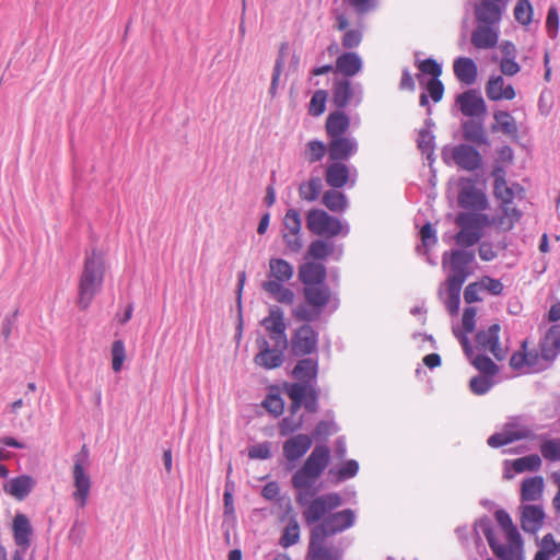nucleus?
<instances>
[{"mask_svg":"<svg viewBox=\"0 0 560 560\" xmlns=\"http://www.w3.org/2000/svg\"><path fill=\"white\" fill-rule=\"evenodd\" d=\"M312 495L310 492H299L295 497L296 503L303 508L305 524L313 526L310 534L327 540L355 524L357 515L352 509L334 512L343 503L340 494L329 492L311 499Z\"/></svg>","mask_w":560,"mask_h":560,"instance_id":"1","label":"nucleus"},{"mask_svg":"<svg viewBox=\"0 0 560 560\" xmlns=\"http://www.w3.org/2000/svg\"><path fill=\"white\" fill-rule=\"evenodd\" d=\"M106 271L105 253L96 247L86 249L78 283V305L86 310L101 292Z\"/></svg>","mask_w":560,"mask_h":560,"instance_id":"2","label":"nucleus"},{"mask_svg":"<svg viewBox=\"0 0 560 560\" xmlns=\"http://www.w3.org/2000/svg\"><path fill=\"white\" fill-rule=\"evenodd\" d=\"M330 462V448L326 444H317L304 464L292 476V486L300 492L307 490L317 481Z\"/></svg>","mask_w":560,"mask_h":560,"instance_id":"3","label":"nucleus"},{"mask_svg":"<svg viewBox=\"0 0 560 560\" xmlns=\"http://www.w3.org/2000/svg\"><path fill=\"white\" fill-rule=\"evenodd\" d=\"M90 468V451L84 444L80 452L73 456L72 478L74 491L72 498L75 504L83 509L88 504L92 479L89 474Z\"/></svg>","mask_w":560,"mask_h":560,"instance_id":"4","label":"nucleus"},{"mask_svg":"<svg viewBox=\"0 0 560 560\" xmlns=\"http://www.w3.org/2000/svg\"><path fill=\"white\" fill-rule=\"evenodd\" d=\"M306 226L313 234L326 238L347 236L350 232L348 223H343L322 209H311L307 212Z\"/></svg>","mask_w":560,"mask_h":560,"instance_id":"5","label":"nucleus"},{"mask_svg":"<svg viewBox=\"0 0 560 560\" xmlns=\"http://www.w3.org/2000/svg\"><path fill=\"white\" fill-rule=\"evenodd\" d=\"M284 389L291 399L289 416L298 417L296 413L302 407L310 413L318 411L319 390L314 384L288 383Z\"/></svg>","mask_w":560,"mask_h":560,"instance_id":"6","label":"nucleus"},{"mask_svg":"<svg viewBox=\"0 0 560 560\" xmlns=\"http://www.w3.org/2000/svg\"><path fill=\"white\" fill-rule=\"evenodd\" d=\"M332 103L339 109L353 104L358 106L363 98V86L360 82L350 79H335L332 84Z\"/></svg>","mask_w":560,"mask_h":560,"instance_id":"7","label":"nucleus"},{"mask_svg":"<svg viewBox=\"0 0 560 560\" xmlns=\"http://www.w3.org/2000/svg\"><path fill=\"white\" fill-rule=\"evenodd\" d=\"M534 438L535 434L529 428L520 424L513 419L504 423L501 431L490 435L487 443L490 447L499 448L515 441Z\"/></svg>","mask_w":560,"mask_h":560,"instance_id":"8","label":"nucleus"},{"mask_svg":"<svg viewBox=\"0 0 560 560\" xmlns=\"http://www.w3.org/2000/svg\"><path fill=\"white\" fill-rule=\"evenodd\" d=\"M377 0H332L331 14L336 22H349L347 11L362 18L377 8Z\"/></svg>","mask_w":560,"mask_h":560,"instance_id":"9","label":"nucleus"},{"mask_svg":"<svg viewBox=\"0 0 560 560\" xmlns=\"http://www.w3.org/2000/svg\"><path fill=\"white\" fill-rule=\"evenodd\" d=\"M457 201L460 208L475 211H483L489 206L486 194L478 189L470 178L462 179Z\"/></svg>","mask_w":560,"mask_h":560,"instance_id":"10","label":"nucleus"},{"mask_svg":"<svg viewBox=\"0 0 560 560\" xmlns=\"http://www.w3.org/2000/svg\"><path fill=\"white\" fill-rule=\"evenodd\" d=\"M318 334L310 324L299 327L291 337V350L296 357H304L316 351Z\"/></svg>","mask_w":560,"mask_h":560,"instance_id":"11","label":"nucleus"},{"mask_svg":"<svg viewBox=\"0 0 560 560\" xmlns=\"http://www.w3.org/2000/svg\"><path fill=\"white\" fill-rule=\"evenodd\" d=\"M257 346L259 348V352L254 358V362L257 365L266 370H273L283 364L284 352L288 348L278 347L277 343H273V347H270L265 337L257 339Z\"/></svg>","mask_w":560,"mask_h":560,"instance_id":"12","label":"nucleus"},{"mask_svg":"<svg viewBox=\"0 0 560 560\" xmlns=\"http://www.w3.org/2000/svg\"><path fill=\"white\" fill-rule=\"evenodd\" d=\"M451 156L459 168L467 172L478 171L483 163L481 153L468 143L454 145L451 150Z\"/></svg>","mask_w":560,"mask_h":560,"instance_id":"13","label":"nucleus"},{"mask_svg":"<svg viewBox=\"0 0 560 560\" xmlns=\"http://www.w3.org/2000/svg\"><path fill=\"white\" fill-rule=\"evenodd\" d=\"M261 325L269 332L273 343L282 348H288L289 341L285 334L287 325L284 323L283 311L279 306H272L269 315L261 320Z\"/></svg>","mask_w":560,"mask_h":560,"instance_id":"14","label":"nucleus"},{"mask_svg":"<svg viewBox=\"0 0 560 560\" xmlns=\"http://www.w3.org/2000/svg\"><path fill=\"white\" fill-rule=\"evenodd\" d=\"M456 104L462 114L471 119L485 118L487 114V105L481 94L477 90H467L457 95Z\"/></svg>","mask_w":560,"mask_h":560,"instance_id":"15","label":"nucleus"},{"mask_svg":"<svg viewBox=\"0 0 560 560\" xmlns=\"http://www.w3.org/2000/svg\"><path fill=\"white\" fill-rule=\"evenodd\" d=\"M312 444V438L304 433L293 435L284 441L282 452L288 462L287 470L294 468L295 463L308 452Z\"/></svg>","mask_w":560,"mask_h":560,"instance_id":"16","label":"nucleus"},{"mask_svg":"<svg viewBox=\"0 0 560 560\" xmlns=\"http://www.w3.org/2000/svg\"><path fill=\"white\" fill-rule=\"evenodd\" d=\"M500 330V325L495 323L490 325L487 329L479 330L475 336L476 347L482 351H490L499 361L503 360L505 357V352L499 341Z\"/></svg>","mask_w":560,"mask_h":560,"instance_id":"17","label":"nucleus"},{"mask_svg":"<svg viewBox=\"0 0 560 560\" xmlns=\"http://www.w3.org/2000/svg\"><path fill=\"white\" fill-rule=\"evenodd\" d=\"M343 551L326 539L310 534L307 560H342Z\"/></svg>","mask_w":560,"mask_h":560,"instance_id":"18","label":"nucleus"},{"mask_svg":"<svg viewBox=\"0 0 560 560\" xmlns=\"http://www.w3.org/2000/svg\"><path fill=\"white\" fill-rule=\"evenodd\" d=\"M508 1L480 0L475 4V16L480 24H499L506 9Z\"/></svg>","mask_w":560,"mask_h":560,"instance_id":"19","label":"nucleus"},{"mask_svg":"<svg viewBox=\"0 0 560 560\" xmlns=\"http://www.w3.org/2000/svg\"><path fill=\"white\" fill-rule=\"evenodd\" d=\"M455 336L459 340L464 353L466 357L470 360L471 364L480 371L482 374H486L488 376H494L499 368L498 365L486 354H477L474 355V349L470 345V341L467 336L463 335L462 332H457L454 330Z\"/></svg>","mask_w":560,"mask_h":560,"instance_id":"20","label":"nucleus"},{"mask_svg":"<svg viewBox=\"0 0 560 560\" xmlns=\"http://www.w3.org/2000/svg\"><path fill=\"white\" fill-rule=\"evenodd\" d=\"M474 530L477 536L482 534L486 537L489 547L499 559L508 560L509 557H511L512 551L510 549H506L505 545L500 544L499 540L497 539L492 521L489 517L485 516L479 518L475 523Z\"/></svg>","mask_w":560,"mask_h":560,"instance_id":"21","label":"nucleus"},{"mask_svg":"<svg viewBox=\"0 0 560 560\" xmlns=\"http://www.w3.org/2000/svg\"><path fill=\"white\" fill-rule=\"evenodd\" d=\"M358 152V142L353 137L329 138L328 155L331 161H346Z\"/></svg>","mask_w":560,"mask_h":560,"instance_id":"22","label":"nucleus"},{"mask_svg":"<svg viewBox=\"0 0 560 560\" xmlns=\"http://www.w3.org/2000/svg\"><path fill=\"white\" fill-rule=\"evenodd\" d=\"M462 137L466 143L471 145H490L489 136L483 127V118L467 119L462 122Z\"/></svg>","mask_w":560,"mask_h":560,"instance_id":"23","label":"nucleus"},{"mask_svg":"<svg viewBox=\"0 0 560 560\" xmlns=\"http://www.w3.org/2000/svg\"><path fill=\"white\" fill-rule=\"evenodd\" d=\"M499 24H480L471 33V44L478 49L493 48L499 39Z\"/></svg>","mask_w":560,"mask_h":560,"instance_id":"24","label":"nucleus"},{"mask_svg":"<svg viewBox=\"0 0 560 560\" xmlns=\"http://www.w3.org/2000/svg\"><path fill=\"white\" fill-rule=\"evenodd\" d=\"M363 62L361 57L353 51H346L336 59L335 73H340L349 79L362 71Z\"/></svg>","mask_w":560,"mask_h":560,"instance_id":"25","label":"nucleus"},{"mask_svg":"<svg viewBox=\"0 0 560 560\" xmlns=\"http://www.w3.org/2000/svg\"><path fill=\"white\" fill-rule=\"evenodd\" d=\"M327 277V269L320 262H304L299 268V279L304 287L324 283Z\"/></svg>","mask_w":560,"mask_h":560,"instance_id":"26","label":"nucleus"},{"mask_svg":"<svg viewBox=\"0 0 560 560\" xmlns=\"http://www.w3.org/2000/svg\"><path fill=\"white\" fill-rule=\"evenodd\" d=\"M305 302L323 312L331 300V291L326 282L303 288Z\"/></svg>","mask_w":560,"mask_h":560,"instance_id":"27","label":"nucleus"},{"mask_svg":"<svg viewBox=\"0 0 560 560\" xmlns=\"http://www.w3.org/2000/svg\"><path fill=\"white\" fill-rule=\"evenodd\" d=\"M545 512L539 505H524L521 515V526L526 533H537L544 524Z\"/></svg>","mask_w":560,"mask_h":560,"instance_id":"28","label":"nucleus"},{"mask_svg":"<svg viewBox=\"0 0 560 560\" xmlns=\"http://www.w3.org/2000/svg\"><path fill=\"white\" fill-rule=\"evenodd\" d=\"M486 95L491 101H511L515 97V90L511 84L504 85L502 75H492L486 84Z\"/></svg>","mask_w":560,"mask_h":560,"instance_id":"29","label":"nucleus"},{"mask_svg":"<svg viewBox=\"0 0 560 560\" xmlns=\"http://www.w3.org/2000/svg\"><path fill=\"white\" fill-rule=\"evenodd\" d=\"M13 539L18 547L28 548L33 528L28 517L25 514L16 513L12 524Z\"/></svg>","mask_w":560,"mask_h":560,"instance_id":"30","label":"nucleus"},{"mask_svg":"<svg viewBox=\"0 0 560 560\" xmlns=\"http://www.w3.org/2000/svg\"><path fill=\"white\" fill-rule=\"evenodd\" d=\"M560 352V324L552 325L540 341L542 359L552 361Z\"/></svg>","mask_w":560,"mask_h":560,"instance_id":"31","label":"nucleus"},{"mask_svg":"<svg viewBox=\"0 0 560 560\" xmlns=\"http://www.w3.org/2000/svg\"><path fill=\"white\" fill-rule=\"evenodd\" d=\"M35 481L31 476L21 475L10 479L3 487L4 491L18 500H24L33 490Z\"/></svg>","mask_w":560,"mask_h":560,"instance_id":"32","label":"nucleus"},{"mask_svg":"<svg viewBox=\"0 0 560 560\" xmlns=\"http://www.w3.org/2000/svg\"><path fill=\"white\" fill-rule=\"evenodd\" d=\"M453 70L456 78L467 85L472 84L478 75L476 62L468 57H458L455 59Z\"/></svg>","mask_w":560,"mask_h":560,"instance_id":"33","label":"nucleus"},{"mask_svg":"<svg viewBox=\"0 0 560 560\" xmlns=\"http://www.w3.org/2000/svg\"><path fill=\"white\" fill-rule=\"evenodd\" d=\"M293 376L300 384H312L318 374V361L313 358H305L298 361L293 371Z\"/></svg>","mask_w":560,"mask_h":560,"instance_id":"34","label":"nucleus"},{"mask_svg":"<svg viewBox=\"0 0 560 560\" xmlns=\"http://www.w3.org/2000/svg\"><path fill=\"white\" fill-rule=\"evenodd\" d=\"M450 256V266L453 272H469L468 266L475 260V253L464 249H453L443 254V264Z\"/></svg>","mask_w":560,"mask_h":560,"instance_id":"35","label":"nucleus"},{"mask_svg":"<svg viewBox=\"0 0 560 560\" xmlns=\"http://www.w3.org/2000/svg\"><path fill=\"white\" fill-rule=\"evenodd\" d=\"M495 124L491 126V131H501L505 136L516 138L518 135V127L515 118L505 110H497L493 114Z\"/></svg>","mask_w":560,"mask_h":560,"instance_id":"36","label":"nucleus"},{"mask_svg":"<svg viewBox=\"0 0 560 560\" xmlns=\"http://www.w3.org/2000/svg\"><path fill=\"white\" fill-rule=\"evenodd\" d=\"M349 127L350 118L345 112H334L329 114L326 119V132L328 138L345 136Z\"/></svg>","mask_w":560,"mask_h":560,"instance_id":"37","label":"nucleus"},{"mask_svg":"<svg viewBox=\"0 0 560 560\" xmlns=\"http://www.w3.org/2000/svg\"><path fill=\"white\" fill-rule=\"evenodd\" d=\"M349 168L346 164L334 161L326 168V183L336 189L342 188L349 180Z\"/></svg>","mask_w":560,"mask_h":560,"instance_id":"38","label":"nucleus"},{"mask_svg":"<svg viewBox=\"0 0 560 560\" xmlns=\"http://www.w3.org/2000/svg\"><path fill=\"white\" fill-rule=\"evenodd\" d=\"M455 223L463 230L481 232L489 224V218L483 213L460 212L457 214Z\"/></svg>","mask_w":560,"mask_h":560,"instance_id":"39","label":"nucleus"},{"mask_svg":"<svg viewBox=\"0 0 560 560\" xmlns=\"http://www.w3.org/2000/svg\"><path fill=\"white\" fill-rule=\"evenodd\" d=\"M261 287L279 303L291 305L294 301V292L279 281H265Z\"/></svg>","mask_w":560,"mask_h":560,"instance_id":"40","label":"nucleus"},{"mask_svg":"<svg viewBox=\"0 0 560 560\" xmlns=\"http://www.w3.org/2000/svg\"><path fill=\"white\" fill-rule=\"evenodd\" d=\"M269 277L273 278L272 281L288 282L293 277V267L282 258H271L269 260Z\"/></svg>","mask_w":560,"mask_h":560,"instance_id":"41","label":"nucleus"},{"mask_svg":"<svg viewBox=\"0 0 560 560\" xmlns=\"http://www.w3.org/2000/svg\"><path fill=\"white\" fill-rule=\"evenodd\" d=\"M544 479L540 476L529 477L523 480L521 497L523 501H536L541 497Z\"/></svg>","mask_w":560,"mask_h":560,"instance_id":"42","label":"nucleus"},{"mask_svg":"<svg viewBox=\"0 0 560 560\" xmlns=\"http://www.w3.org/2000/svg\"><path fill=\"white\" fill-rule=\"evenodd\" d=\"M322 202L332 212H343L348 208L347 196L336 188L327 190L323 195Z\"/></svg>","mask_w":560,"mask_h":560,"instance_id":"43","label":"nucleus"},{"mask_svg":"<svg viewBox=\"0 0 560 560\" xmlns=\"http://www.w3.org/2000/svg\"><path fill=\"white\" fill-rule=\"evenodd\" d=\"M335 244L326 240L313 241L307 249V256L316 260H325L328 256L335 254Z\"/></svg>","mask_w":560,"mask_h":560,"instance_id":"44","label":"nucleus"},{"mask_svg":"<svg viewBox=\"0 0 560 560\" xmlns=\"http://www.w3.org/2000/svg\"><path fill=\"white\" fill-rule=\"evenodd\" d=\"M339 431L338 424L334 420H320L310 435L312 442L316 441L318 444H325L328 438Z\"/></svg>","mask_w":560,"mask_h":560,"instance_id":"45","label":"nucleus"},{"mask_svg":"<svg viewBox=\"0 0 560 560\" xmlns=\"http://www.w3.org/2000/svg\"><path fill=\"white\" fill-rule=\"evenodd\" d=\"M322 188V179L319 177H312L300 185L299 196L301 199L312 202L318 199Z\"/></svg>","mask_w":560,"mask_h":560,"instance_id":"46","label":"nucleus"},{"mask_svg":"<svg viewBox=\"0 0 560 560\" xmlns=\"http://www.w3.org/2000/svg\"><path fill=\"white\" fill-rule=\"evenodd\" d=\"M512 467L516 474L524 471H537L541 467V458L537 454H530L514 459L512 462Z\"/></svg>","mask_w":560,"mask_h":560,"instance_id":"47","label":"nucleus"},{"mask_svg":"<svg viewBox=\"0 0 560 560\" xmlns=\"http://www.w3.org/2000/svg\"><path fill=\"white\" fill-rule=\"evenodd\" d=\"M358 471L359 463L355 459H348L338 469L330 468L328 474L341 482L355 477Z\"/></svg>","mask_w":560,"mask_h":560,"instance_id":"48","label":"nucleus"},{"mask_svg":"<svg viewBox=\"0 0 560 560\" xmlns=\"http://www.w3.org/2000/svg\"><path fill=\"white\" fill-rule=\"evenodd\" d=\"M299 540L300 525L295 517H291L282 532L280 545L284 548H288L290 546L298 544Z\"/></svg>","mask_w":560,"mask_h":560,"instance_id":"49","label":"nucleus"},{"mask_svg":"<svg viewBox=\"0 0 560 560\" xmlns=\"http://www.w3.org/2000/svg\"><path fill=\"white\" fill-rule=\"evenodd\" d=\"M508 546H505L506 549H510L512 551L511 557H509L508 560H520L521 551L523 547V540L520 532L515 526L506 529L505 532Z\"/></svg>","mask_w":560,"mask_h":560,"instance_id":"50","label":"nucleus"},{"mask_svg":"<svg viewBox=\"0 0 560 560\" xmlns=\"http://www.w3.org/2000/svg\"><path fill=\"white\" fill-rule=\"evenodd\" d=\"M288 50V44L283 43L279 49L278 57L275 62L272 77H271V84L269 88V94L271 97H275L277 94L278 83L280 80V75L284 66V54Z\"/></svg>","mask_w":560,"mask_h":560,"instance_id":"51","label":"nucleus"},{"mask_svg":"<svg viewBox=\"0 0 560 560\" xmlns=\"http://www.w3.org/2000/svg\"><path fill=\"white\" fill-rule=\"evenodd\" d=\"M493 194L498 200L501 201V207L504 213H509V206L513 203L515 198L514 188L504 184L493 185Z\"/></svg>","mask_w":560,"mask_h":560,"instance_id":"52","label":"nucleus"},{"mask_svg":"<svg viewBox=\"0 0 560 560\" xmlns=\"http://www.w3.org/2000/svg\"><path fill=\"white\" fill-rule=\"evenodd\" d=\"M434 139L435 137L429 129H421L419 131L417 139L418 148L423 154H427L429 161H433L432 156L435 148Z\"/></svg>","mask_w":560,"mask_h":560,"instance_id":"53","label":"nucleus"},{"mask_svg":"<svg viewBox=\"0 0 560 560\" xmlns=\"http://www.w3.org/2000/svg\"><path fill=\"white\" fill-rule=\"evenodd\" d=\"M304 423V416H287L279 422V433L281 436H288L299 431Z\"/></svg>","mask_w":560,"mask_h":560,"instance_id":"54","label":"nucleus"},{"mask_svg":"<svg viewBox=\"0 0 560 560\" xmlns=\"http://www.w3.org/2000/svg\"><path fill=\"white\" fill-rule=\"evenodd\" d=\"M533 7L528 0H518L514 8V18L522 25L530 24L533 20Z\"/></svg>","mask_w":560,"mask_h":560,"instance_id":"55","label":"nucleus"},{"mask_svg":"<svg viewBox=\"0 0 560 560\" xmlns=\"http://www.w3.org/2000/svg\"><path fill=\"white\" fill-rule=\"evenodd\" d=\"M540 453L549 462L560 460V438L549 439L541 443Z\"/></svg>","mask_w":560,"mask_h":560,"instance_id":"56","label":"nucleus"},{"mask_svg":"<svg viewBox=\"0 0 560 560\" xmlns=\"http://www.w3.org/2000/svg\"><path fill=\"white\" fill-rule=\"evenodd\" d=\"M493 376L486 374L474 376L469 382V388L475 395H485L493 386Z\"/></svg>","mask_w":560,"mask_h":560,"instance_id":"57","label":"nucleus"},{"mask_svg":"<svg viewBox=\"0 0 560 560\" xmlns=\"http://www.w3.org/2000/svg\"><path fill=\"white\" fill-rule=\"evenodd\" d=\"M126 359L125 343L121 339H117L112 345V369L119 372Z\"/></svg>","mask_w":560,"mask_h":560,"instance_id":"58","label":"nucleus"},{"mask_svg":"<svg viewBox=\"0 0 560 560\" xmlns=\"http://www.w3.org/2000/svg\"><path fill=\"white\" fill-rule=\"evenodd\" d=\"M262 407L275 417L283 413L284 401L278 394H269L262 401Z\"/></svg>","mask_w":560,"mask_h":560,"instance_id":"59","label":"nucleus"},{"mask_svg":"<svg viewBox=\"0 0 560 560\" xmlns=\"http://www.w3.org/2000/svg\"><path fill=\"white\" fill-rule=\"evenodd\" d=\"M482 237V232L472 230H463L456 234L455 242L463 247H470L477 244Z\"/></svg>","mask_w":560,"mask_h":560,"instance_id":"60","label":"nucleus"},{"mask_svg":"<svg viewBox=\"0 0 560 560\" xmlns=\"http://www.w3.org/2000/svg\"><path fill=\"white\" fill-rule=\"evenodd\" d=\"M326 152H328V147H326L324 142L319 140H311L307 143L306 156L310 163L320 161Z\"/></svg>","mask_w":560,"mask_h":560,"instance_id":"61","label":"nucleus"},{"mask_svg":"<svg viewBox=\"0 0 560 560\" xmlns=\"http://www.w3.org/2000/svg\"><path fill=\"white\" fill-rule=\"evenodd\" d=\"M322 313L323 312L320 310L310 306L306 303L298 305L293 312V315L296 319L308 323L316 320L322 315Z\"/></svg>","mask_w":560,"mask_h":560,"instance_id":"62","label":"nucleus"},{"mask_svg":"<svg viewBox=\"0 0 560 560\" xmlns=\"http://www.w3.org/2000/svg\"><path fill=\"white\" fill-rule=\"evenodd\" d=\"M327 91L317 90L314 92L310 102V114L313 116H319L325 112Z\"/></svg>","mask_w":560,"mask_h":560,"instance_id":"63","label":"nucleus"},{"mask_svg":"<svg viewBox=\"0 0 560 560\" xmlns=\"http://www.w3.org/2000/svg\"><path fill=\"white\" fill-rule=\"evenodd\" d=\"M283 232H301L302 221L299 210L289 209L283 218Z\"/></svg>","mask_w":560,"mask_h":560,"instance_id":"64","label":"nucleus"}]
</instances>
